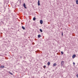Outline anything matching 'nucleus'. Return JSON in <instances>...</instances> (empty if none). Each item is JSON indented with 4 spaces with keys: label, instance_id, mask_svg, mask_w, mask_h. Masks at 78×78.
<instances>
[{
    "label": "nucleus",
    "instance_id": "9",
    "mask_svg": "<svg viewBox=\"0 0 78 78\" xmlns=\"http://www.w3.org/2000/svg\"><path fill=\"white\" fill-rule=\"evenodd\" d=\"M22 29H23V30H25V28L23 26H22Z\"/></svg>",
    "mask_w": 78,
    "mask_h": 78
},
{
    "label": "nucleus",
    "instance_id": "17",
    "mask_svg": "<svg viewBox=\"0 0 78 78\" xmlns=\"http://www.w3.org/2000/svg\"><path fill=\"white\" fill-rule=\"evenodd\" d=\"M76 77H77V78H78V74H77V75H76Z\"/></svg>",
    "mask_w": 78,
    "mask_h": 78
},
{
    "label": "nucleus",
    "instance_id": "1",
    "mask_svg": "<svg viewBox=\"0 0 78 78\" xmlns=\"http://www.w3.org/2000/svg\"><path fill=\"white\" fill-rule=\"evenodd\" d=\"M61 64L62 66L64 64V61H62Z\"/></svg>",
    "mask_w": 78,
    "mask_h": 78
},
{
    "label": "nucleus",
    "instance_id": "7",
    "mask_svg": "<svg viewBox=\"0 0 78 78\" xmlns=\"http://www.w3.org/2000/svg\"><path fill=\"white\" fill-rule=\"evenodd\" d=\"M5 67V66H0V68H4Z\"/></svg>",
    "mask_w": 78,
    "mask_h": 78
},
{
    "label": "nucleus",
    "instance_id": "6",
    "mask_svg": "<svg viewBox=\"0 0 78 78\" xmlns=\"http://www.w3.org/2000/svg\"><path fill=\"white\" fill-rule=\"evenodd\" d=\"M57 65V64H56V63H54L53 64V66L54 67H55V66H56V65Z\"/></svg>",
    "mask_w": 78,
    "mask_h": 78
},
{
    "label": "nucleus",
    "instance_id": "8",
    "mask_svg": "<svg viewBox=\"0 0 78 78\" xmlns=\"http://www.w3.org/2000/svg\"><path fill=\"white\" fill-rule=\"evenodd\" d=\"M76 2L77 5H78V0H76Z\"/></svg>",
    "mask_w": 78,
    "mask_h": 78
},
{
    "label": "nucleus",
    "instance_id": "19",
    "mask_svg": "<svg viewBox=\"0 0 78 78\" xmlns=\"http://www.w3.org/2000/svg\"><path fill=\"white\" fill-rule=\"evenodd\" d=\"M10 74H11V75H13V74H12L11 73H10Z\"/></svg>",
    "mask_w": 78,
    "mask_h": 78
},
{
    "label": "nucleus",
    "instance_id": "18",
    "mask_svg": "<svg viewBox=\"0 0 78 78\" xmlns=\"http://www.w3.org/2000/svg\"><path fill=\"white\" fill-rule=\"evenodd\" d=\"M62 36H63V32L62 33Z\"/></svg>",
    "mask_w": 78,
    "mask_h": 78
},
{
    "label": "nucleus",
    "instance_id": "4",
    "mask_svg": "<svg viewBox=\"0 0 78 78\" xmlns=\"http://www.w3.org/2000/svg\"><path fill=\"white\" fill-rule=\"evenodd\" d=\"M40 22L41 24H42V23H43V21H42V20H40Z\"/></svg>",
    "mask_w": 78,
    "mask_h": 78
},
{
    "label": "nucleus",
    "instance_id": "10",
    "mask_svg": "<svg viewBox=\"0 0 78 78\" xmlns=\"http://www.w3.org/2000/svg\"><path fill=\"white\" fill-rule=\"evenodd\" d=\"M50 62H48V66H50Z\"/></svg>",
    "mask_w": 78,
    "mask_h": 78
},
{
    "label": "nucleus",
    "instance_id": "16",
    "mask_svg": "<svg viewBox=\"0 0 78 78\" xmlns=\"http://www.w3.org/2000/svg\"><path fill=\"white\" fill-rule=\"evenodd\" d=\"M46 67V66H44V68H45Z\"/></svg>",
    "mask_w": 78,
    "mask_h": 78
},
{
    "label": "nucleus",
    "instance_id": "20",
    "mask_svg": "<svg viewBox=\"0 0 78 78\" xmlns=\"http://www.w3.org/2000/svg\"><path fill=\"white\" fill-rule=\"evenodd\" d=\"M9 73H10V72H9Z\"/></svg>",
    "mask_w": 78,
    "mask_h": 78
},
{
    "label": "nucleus",
    "instance_id": "15",
    "mask_svg": "<svg viewBox=\"0 0 78 78\" xmlns=\"http://www.w3.org/2000/svg\"><path fill=\"white\" fill-rule=\"evenodd\" d=\"M73 65H75V62H73Z\"/></svg>",
    "mask_w": 78,
    "mask_h": 78
},
{
    "label": "nucleus",
    "instance_id": "12",
    "mask_svg": "<svg viewBox=\"0 0 78 78\" xmlns=\"http://www.w3.org/2000/svg\"><path fill=\"white\" fill-rule=\"evenodd\" d=\"M36 18H35V17H34V18H33V20H36Z\"/></svg>",
    "mask_w": 78,
    "mask_h": 78
},
{
    "label": "nucleus",
    "instance_id": "14",
    "mask_svg": "<svg viewBox=\"0 0 78 78\" xmlns=\"http://www.w3.org/2000/svg\"><path fill=\"white\" fill-rule=\"evenodd\" d=\"M61 53L62 55H63V54L64 53L62 51H61Z\"/></svg>",
    "mask_w": 78,
    "mask_h": 78
},
{
    "label": "nucleus",
    "instance_id": "2",
    "mask_svg": "<svg viewBox=\"0 0 78 78\" xmlns=\"http://www.w3.org/2000/svg\"><path fill=\"white\" fill-rule=\"evenodd\" d=\"M23 6H24V8H25V9H27V7H26V5H25V3H24L23 4Z\"/></svg>",
    "mask_w": 78,
    "mask_h": 78
},
{
    "label": "nucleus",
    "instance_id": "11",
    "mask_svg": "<svg viewBox=\"0 0 78 78\" xmlns=\"http://www.w3.org/2000/svg\"><path fill=\"white\" fill-rule=\"evenodd\" d=\"M41 37V35L39 34L38 35V37L39 38H40V37Z\"/></svg>",
    "mask_w": 78,
    "mask_h": 78
},
{
    "label": "nucleus",
    "instance_id": "5",
    "mask_svg": "<svg viewBox=\"0 0 78 78\" xmlns=\"http://www.w3.org/2000/svg\"><path fill=\"white\" fill-rule=\"evenodd\" d=\"M38 6H40V1L39 0H38Z\"/></svg>",
    "mask_w": 78,
    "mask_h": 78
},
{
    "label": "nucleus",
    "instance_id": "13",
    "mask_svg": "<svg viewBox=\"0 0 78 78\" xmlns=\"http://www.w3.org/2000/svg\"><path fill=\"white\" fill-rule=\"evenodd\" d=\"M40 31H41V32H42V29H40Z\"/></svg>",
    "mask_w": 78,
    "mask_h": 78
},
{
    "label": "nucleus",
    "instance_id": "3",
    "mask_svg": "<svg viewBox=\"0 0 78 78\" xmlns=\"http://www.w3.org/2000/svg\"><path fill=\"white\" fill-rule=\"evenodd\" d=\"M76 57V55L74 54L72 56V58H73V59H74V58Z\"/></svg>",
    "mask_w": 78,
    "mask_h": 78
}]
</instances>
